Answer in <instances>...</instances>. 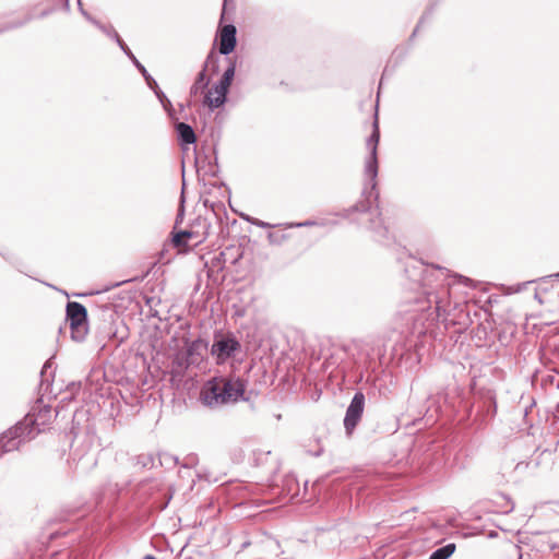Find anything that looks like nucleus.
<instances>
[{
	"label": "nucleus",
	"instance_id": "9b49d317",
	"mask_svg": "<svg viewBox=\"0 0 559 559\" xmlns=\"http://www.w3.org/2000/svg\"><path fill=\"white\" fill-rule=\"evenodd\" d=\"M52 417L50 407H44L40 409L38 416L34 417L33 415H27L25 419V425H33L36 427H39L41 425H45L46 421H49Z\"/></svg>",
	"mask_w": 559,
	"mask_h": 559
},
{
	"label": "nucleus",
	"instance_id": "423d86ee",
	"mask_svg": "<svg viewBox=\"0 0 559 559\" xmlns=\"http://www.w3.org/2000/svg\"><path fill=\"white\" fill-rule=\"evenodd\" d=\"M365 396L362 393H356L346 411L344 426L347 433H352L358 424L364 411Z\"/></svg>",
	"mask_w": 559,
	"mask_h": 559
},
{
	"label": "nucleus",
	"instance_id": "f03ea898",
	"mask_svg": "<svg viewBox=\"0 0 559 559\" xmlns=\"http://www.w3.org/2000/svg\"><path fill=\"white\" fill-rule=\"evenodd\" d=\"M380 139L378 121L376 120L373 123V132L367 141V147L370 151V156L367 158L365 164V173L370 179L373 181L378 175V159H377V150L378 143Z\"/></svg>",
	"mask_w": 559,
	"mask_h": 559
},
{
	"label": "nucleus",
	"instance_id": "ddd939ff",
	"mask_svg": "<svg viewBox=\"0 0 559 559\" xmlns=\"http://www.w3.org/2000/svg\"><path fill=\"white\" fill-rule=\"evenodd\" d=\"M455 550L454 544H448L437 550H435L429 559H448Z\"/></svg>",
	"mask_w": 559,
	"mask_h": 559
},
{
	"label": "nucleus",
	"instance_id": "39448f33",
	"mask_svg": "<svg viewBox=\"0 0 559 559\" xmlns=\"http://www.w3.org/2000/svg\"><path fill=\"white\" fill-rule=\"evenodd\" d=\"M239 348V343L231 337H221L216 340L211 348V354L215 357L217 364L225 362Z\"/></svg>",
	"mask_w": 559,
	"mask_h": 559
},
{
	"label": "nucleus",
	"instance_id": "6ab92c4d",
	"mask_svg": "<svg viewBox=\"0 0 559 559\" xmlns=\"http://www.w3.org/2000/svg\"><path fill=\"white\" fill-rule=\"evenodd\" d=\"M144 559H156V558L151 556V555H147V556L144 557Z\"/></svg>",
	"mask_w": 559,
	"mask_h": 559
},
{
	"label": "nucleus",
	"instance_id": "4468645a",
	"mask_svg": "<svg viewBox=\"0 0 559 559\" xmlns=\"http://www.w3.org/2000/svg\"><path fill=\"white\" fill-rule=\"evenodd\" d=\"M235 75V66L231 64L225 72L219 81L218 85H223L226 90H228L229 85L231 84V81Z\"/></svg>",
	"mask_w": 559,
	"mask_h": 559
},
{
	"label": "nucleus",
	"instance_id": "7ed1b4c3",
	"mask_svg": "<svg viewBox=\"0 0 559 559\" xmlns=\"http://www.w3.org/2000/svg\"><path fill=\"white\" fill-rule=\"evenodd\" d=\"M224 404L236 403L243 397L246 385L240 379L218 378Z\"/></svg>",
	"mask_w": 559,
	"mask_h": 559
},
{
	"label": "nucleus",
	"instance_id": "f8f14e48",
	"mask_svg": "<svg viewBox=\"0 0 559 559\" xmlns=\"http://www.w3.org/2000/svg\"><path fill=\"white\" fill-rule=\"evenodd\" d=\"M116 38H117V41L119 44V46L121 47V49L123 51H126V53L128 56H130V58L133 60V62L135 63V66L141 70V72L143 73L144 78L146 79L148 85H152V83L156 84L154 82V80L146 73V70L145 68L135 59V57L128 50V47L124 45V43L119 38V36L116 34Z\"/></svg>",
	"mask_w": 559,
	"mask_h": 559
},
{
	"label": "nucleus",
	"instance_id": "20e7f679",
	"mask_svg": "<svg viewBox=\"0 0 559 559\" xmlns=\"http://www.w3.org/2000/svg\"><path fill=\"white\" fill-rule=\"evenodd\" d=\"M223 391L221 389L218 378L207 381L201 390V401L210 407H218L224 405Z\"/></svg>",
	"mask_w": 559,
	"mask_h": 559
},
{
	"label": "nucleus",
	"instance_id": "1a4fd4ad",
	"mask_svg": "<svg viewBox=\"0 0 559 559\" xmlns=\"http://www.w3.org/2000/svg\"><path fill=\"white\" fill-rule=\"evenodd\" d=\"M22 427H15L0 438V445L3 448L4 452H9L19 448V438L22 435Z\"/></svg>",
	"mask_w": 559,
	"mask_h": 559
},
{
	"label": "nucleus",
	"instance_id": "2eb2a0df",
	"mask_svg": "<svg viewBox=\"0 0 559 559\" xmlns=\"http://www.w3.org/2000/svg\"><path fill=\"white\" fill-rule=\"evenodd\" d=\"M190 237H191V233H189V231H180V233L175 235L173 241H174V243L176 246H182V245L186 243L185 240L187 238H190Z\"/></svg>",
	"mask_w": 559,
	"mask_h": 559
},
{
	"label": "nucleus",
	"instance_id": "f3484780",
	"mask_svg": "<svg viewBox=\"0 0 559 559\" xmlns=\"http://www.w3.org/2000/svg\"><path fill=\"white\" fill-rule=\"evenodd\" d=\"M246 219H247L248 222H250L251 224H253V225L258 226V227L266 228V227H269V226H270L267 223H264V222H262V221H260V219H255V218H254V219H251V218H249V217H246Z\"/></svg>",
	"mask_w": 559,
	"mask_h": 559
},
{
	"label": "nucleus",
	"instance_id": "dca6fc26",
	"mask_svg": "<svg viewBox=\"0 0 559 559\" xmlns=\"http://www.w3.org/2000/svg\"><path fill=\"white\" fill-rule=\"evenodd\" d=\"M246 219H247L248 222H250L251 224H253V225L258 226V227L266 228V227H269V226H270L267 223H264V222H262V221H260V219H255V218H254V219H251V218H249V217H246Z\"/></svg>",
	"mask_w": 559,
	"mask_h": 559
},
{
	"label": "nucleus",
	"instance_id": "9d476101",
	"mask_svg": "<svg viewBox=\"0 0 559 559\" xmlns=\"http://www.w3.org/2000/svg\"><path fill=\"white\" fill-rule=\"evenodd\" d=\"M176 130H177L179 140L182 144H192L195 142L197 138H195L194 131L189 124H187L185 122H179L176 126Z\"/></svg>",
	"mask_w": 559,
	"mask_h": 559
},
{
	"label": "nucleus",
	"instance_id": "a211bd4d",
	"mask_svg": "<svg viewBox=\"0 0 559 559\" xmlns=\"http://www.w3.org/2000/svg\"><path fill=\"white\" fill-rule=\"evenodd\" d=\"M204 76H205L204 72H201L199 74V79H198L197 83L192 86V90H191L192 93H197L198 92L199 84L204 81Z\"/></svg>",
	"mask_w": 559,
	"mask_h": 559
},
{
	"label": "nucleus",
	"instance_id": "f257e3e1",
	"mask_svg": "<svg viewBox=\"0 0 559 559\" xmlns=\"http://www.w3.org/2000/svg\"><path fill=\"white\" fill-rule=\"evenodd\" d=\"M67 317L74 338H81L86 331V309L83 305L72 301L67 305Z\"/></svg>",
	"mask_w": 559,
	"mask_h": 559
},
{
	"label": "nucleus",
	"instance_id": "0eeeda50",
	"mask_svg": "<svg viewBox=\"0 0 559 559\" xmlns=\"http://www.w3.org/2000/svg\"><path fill=\"white\" fill-rule=\"evenodd\" d=\"M236 46V27L234 25H225L221 32L219 52L223 55L230 53Z\"/></svg>",
	"mask_w": 559,
	"mask_h": 559
},
{
	"label": "nucleus",
	"instance_id": "6e6552de",
	"mask_svg": "<svg viewBox=\"0 0 559 559\" xmlns=\"http://www.w3.org/2000/svg\"><path fill=\"white\" fill-rule=\"evenodd\" d=\"M227 91L228 90H226L223 85L216 84L213 86L205 97L206 105L211 108H218L222 106L226 100Z\"/></svg>",
	"mask_w": 559,
	"mask_h": 559
}]
</instances>
